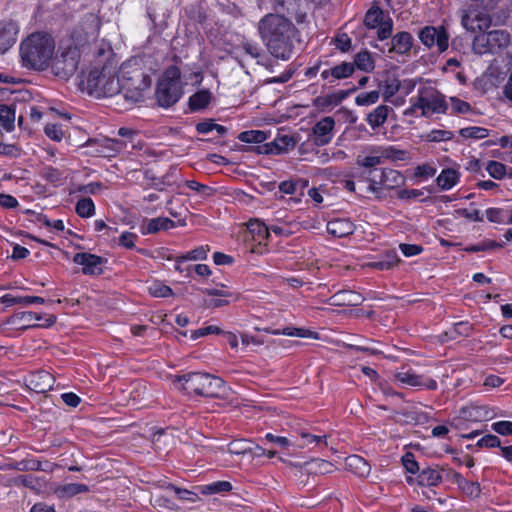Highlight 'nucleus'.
<instances>
[{"instance_id":"1","label":"nucleus","mask_w":512,"mask_h":512,"mask_svg":"<svg viewBox=\"0 0 512 512\" xmlns=\"http://www.w3.org/2000/svg\"><path fill=\"white\" fill-rule=\"evenodd\" d=\"M258 32L275 58L287 60L291 57L295 27L287 17L272 13L265 15L258 23Z\"/></svg>"},{"instance_id":"2","label":"nucleus","mask_w":512,"mask_h":512,"mask_svg":"<svg viewBox=\"0 0 512 512\" xmlns=\"http://www.w3.org/2000/svg\"><path fill=\"white\" fill-rule=\"evenodd\" d=\"M55 42L46 33H33L21 43L20 54L24 66L44 70L53 58Z\"/></svg>"},{"instance_id":"3","label":"nucleus","mask_w":512,"mask_h":512,"mask_svg":"<svg viewBox=\"0 0 512 512\" xmlns=\"http://www.w3.org/2000/svg\"><path fill=\"white\" fill-rule=\"evenodd\" d=\"M181 388L189 395L227 398L230 388L220 377L209 373H189L179 378Z\"/></svg>"},{"instance_id":"4","label":"nucleus","mask_w":512,"mask_h":512,"mask_svg":"<svg viewBox=\"0 0 512 512\" xmlns=\"http://www.w3.org/2000/svg\"><path fill=\"white\" fill-rule=\"evenodd\" d=\"M451 107L445 101V98H417L410 107L404 110V115L415 117H432L435 114H466L472 108L471 105L461 98H450Z\"/></svg>"},{"instance_id":"5","label":"nucleus","mask_w":512,"mask_h":512,"mask_svg":"<svg viewBox=\"0 0 512 512\" xmlns=\"http://www.w3.org/2000/svg\"><path fill=\"white\" fill-rule=\"evenodd\" d=\"M511 43L510 33L498 29L479 33L472 41V50L475 54H495L507 48Z\"/></svg>"},{"instance_id":"6","label":"nucleus","mask_w":512,"mask_h":512,"mask_svg":"<svg viewBox=\"0 0 512 512\" xmlns=\"http://www.w3.org/2000/svg\"><path fill=\"white\" fill-rule=\"evenodd\" d=\"M80 53L74 46H68L55 55L52 69L56 76L67 78L74 74L79 63Z\"/></svg>"},{"instance_id":"7","label":"nucleus","mask_w":512,"mask_h":512,"mask_svg":"<svg viewBox=\"0 0 512 512\" xmlns=\"http://www.w3.org/2000/svg\"><path fill=\"white\" fill-rule=\"evenodd\" d=\"M462 26L472 33H484L492 24L489 11L470 5L461 18Z\"/></svg>"},{"instance_id":"8","label":"nucleus","mask_w":512,"mask_h":512,"mask_svg":"<svg viewBox=\"0 0 512 512\" xmlns=\"http://www.w3.org/2000/svg\"><path fill=\"white\" fill-rule=\"evenodd\" d=\"M181 73L178 67L169 66L157 83V96H179L182 93Z\"/></svg>"},{"instance_id":"9","label":"nucleus","mask_w":512,"mask_h":512,"mask_svg":"<svg viewBox=\"0 0 512 512\" xmlns=\"http://www.w3.org/2000/svg\"><path fill=\"white\" fill-rule=\"evenodd\" d=\"M414 39L409 32L401 31L391 37L389 42L383 46L375 45L382 53H387L389 57L393 55L409 56L413 48Z\"/></svg>"},{"instance_id":"10","label":"nucleus","mask_w":512,"mask_h":512,"mask_svg":"<svg viewBox=\"0 0 512 512\" xmlns=\"http://www.w3.org/2000/svg\"><path fill=\"white\" fill-rule=\"evenodd\" d=\"M33 318H36V313L32 311H25V312H19L15 313L14 315L10 316L5 324L14 326L17 329L20 330H26L33 327H50L56 322V317L53 315H49L45 317V322L35 324L33 323Z\"/></svg>"},{"instance_id":"11","label":"nucleus","mask_w":512,"mask_h":512,"mask_svg":"<svg viewBox=\"0 0 512 512\" xmlns=\"http://www.w3.org/2000/svg\"><path fill=\"white\" fill-rule=\"evenodd\" d=\"M72 261L82 266V273L84 275L96 276L103 273V266L106 262L104 258L96 254L88 252L76 253Z\"/></svg>"},{"instance_id":"12","label":"nucleus","mask_w":512,"mask_h":512,"mask_svg":"<svg viewBox=\"0 0 512 512\" xmlns=\"http://www.w3.org/2000/svg\"><path fill=\"white\" fill-rule=\"evenodd\" d=\"M419 39L428 48L437 45L440 52L448 48L449 36L443 27L426 26L420 31Z\"/></svg>"},{"instance_id":"13","label":"nucleus","mask_w":512,"mask_h":512,"mask_svg":"<svg viewBox=\"0 0 512 512\" xmlns=\"http://www.w3.org/2000/svg\"><path fill=\"white\" fill-rule=\"evenodd\" d=\"M383 174V168L369 169L362 174L363 181L367 183L366 191L373 194L374 198L378 200H383L387 197Z\"/></svg>"},{"instance_id":"14","label":"nucleus","mask_w":512,"mask_h":512,"mask_svg":"<svg viewBox=\"0 0 512 512\" xmlns=\"http://www.w3.org/2000/svg\"><path fill=\"white\" fill-rule=\"evenodd\" d=\"M498 415L497 409L488 405H469L460 410V418L470 422L489 421Z\"/></svg>"},{"instance_id":"15","label":"nucleus","mask_w":512,"mask_h":512,"mask_svg":"<svg viewBox=\"0 0 512 512\" xmlns=\"http://www.w3.org/2000/svg\"><path fill=\"white\" fill-rule=\"evenodd\" d=\"M335 121L332 117H325L313 127L314 141L317 145H326L333 138Z\"/></svg>"},{"instance_id":"16","label":"nucleus","mask_w":512,"mask_h":512,"mask_svg":"<svg viewBox=\"0 0 512 512\" xmlns=\"http://www.w3.org/2000/svg\"><path fill=\"white\" fill-rule=\"evenodd\" d=\"M18 26L13 21L0 24V54L8 51L17 40Z\"/></svg>"},{"instance_id":"17","label":"nucleus","mask_w":512,"mask_h":512,"mask_svg":"<svg viewBox=\"0 0 512 512\" xmlns=\"http://www.w3.org/2000/svg\"><path fill=\"white\" fill-rule=\"evenodd\" d=\"M28 387L36 393H44L53 386L54 379L47 371H38L31 374L27 379Z\"/></svg>"},{"instance_id":"18","label":"nucleus","mask_w":512,"mask_h":512,"mask_svg":"<svg viewBox=\"0 0 512 512\" xmlns=\"http://www.w3.org/2000/svg\"><path fill=\"white\" fill-rule=\"evenodd\" d=\"M354 72V64L351 62H343L334 67L321 71V77L328 80L329 83L349 77Z\"/></svg>"},{"instance_id":"19","label":"nucleus","mask_w":512,"mask_h":512,"mask_svg":"<svg viewBox=\"0 0 512 512\" xmlns=\"http://www.w3.org/2000/svg\"><path fill=\"white\" fill-rule=\"evenodd\" d=\"M179 98H123L124 101V110H130L134 106H141L146 100H151L149 105H156L162 108H170L172 107Z\"/></svg>"},{"instance_id":"20","label":"nucleus","mask_w":512,"mask_h":512,"mask_svg":"<svg viewBox=\"0 0 512 512\" xmlns=\"http://www.w3.org/2000/svg\"><path fill=\"white\" fill-rule=\"evenodd\" d=\"M327 232L335 237H345L354 232V224L349 219H333L327 223Z\"/></svg>"},{"instance_id":"21","label":"nucleus","mask_w":512,"mask_h":512,"mask_svg":"<svg viewBox=\"0 0 512 512\" xmlns=\"http://www.w3.org/2000/svg\"><path fill=\"white\" fill-rule=\"evenodd\" d=\"M395 381L401 386L421 387L424 384L422 376L412 369L401 368L394 374Z\"/></svg>"},{"instance_id":"22","label":"nucleus","mask_w":512,"mask_h":512,"mask_svg":"<svg viewBox=\"0 0 512 512\" xmlns=\"http://www.w3.org/2000/svg\"><path fill=\"white\" fill-rule=\"evenodd\" d=\"M345 466L347 470L359 477H366L370 474V464L361 456L351 455L345 460Z\"/></svg>"},{"instance_id":"23","label":"nucleus","mask_w":512,"mask_h":512,"mask_svg":"<svg viewBox=\"0 0 512 512\" xmlns=\"http://www.w3.org/2000/svg\"><path fill=\"white\" fill-rule=\"evenodd\" d=\"M400 259L395 250H388L382 255L379 256L378 259L371 261L367 264L368 267L377 269V270H390L394 268Z\"/></svg>"},{"instance_id":"24","label":"nucleus","mask_w":512,"mask_h":512,"mask_svg":"<svg viewBox=\"0 0 512 512\" xmlns=\"http://www.w3.org/2000/svg\"><path fill=\"white\" fill-rule=\"evenodd\" d=\"M176 227V223L167 217L150 219L146 225L141 227L143 235L155 234L161 230H169Z\"/></svg>"},{"instance_id":"25","label":"nucleus","mask_w":512,"mask_h":512,"mask_svg":"<svg viewBox=\"0 0 512 512\" xmlns=\"http://www.w3.org/2000/svg\"><path fill=\"white\" fill-rule=\"evenodd\" d=\"M328 301L335 306H354L360 303L361 297L353 291L342 290L332 295Z\"/></svg>"},{"instance_id":"26","label":"nucleus","mask_w":512,"mask_h":512,"mask_svg":"<svg viewBox=\"0 0 512 512\" xmlns=\"http://www.w3.org/2000/svg\"><path fill=\"white\" fill-rule=\"evenodd\" d=\"M460 180V172L454 168H446L438 175L437 185L444 191L452 189Z\"/></svg>"},{"instance_id":"27","label":"nucleus","mask_w":512,"mask_h":512,"mask_svg":"<svg viewBox=\"0 0 512 512\" xmlns=\"http://www.w3.org/2000/svg\"><path fill=\"white\" fill-rule=\"evenodd\" d=\"M455 134L453 131L445 128H434L420 135L422 141L430 143H442L451 141Z\"/></svg>"},{"instance_id":"28","label":"nucleus","mask_w":512,"mask_h":512,"mask_svg":"<svg viewBox=\"0 0 512 512\" xmlns=\"http://www.w3.org/2000/svg\"><path fill=\"white\" fill-rule=\"evenodd\" d=\"M0 94L2 95H12V94H19L22 96L28 95L33 96L37 94L36 91L29 89L28 85L24 82H17V83H8L7 79L5 78L3 80L2 86H0Z\"/></svg>"},{"instance_id":"29","label":"nucleus","mask_w":512,"mask_h":512,"mask_svg":"<svg viewBox=\"0 0 512 512\" xmlns=\"http://www.w3.org/2000/svg\"><path fill=\"white\" fill-rule=\"evenodd\" d=\"M98 145L99 148L97 149V152L103 157H114L123 147V143L121 141L111 138H104L103 140L98 141Z\"/></svg>"},{"instance_id":"30","label":"nucleus","mask_w":512,"mask_h":512,"mask_svg":"<svg viewBox=\"0 0 512 512\" xmlns=\"http://www.w3.org/2000/svg\"><path fill=\"white\" fill-rule=\"evenodd\" d=\"M89 491V487L85 484L70 483L59 485L54 489L55 495L60 498H71L77 494Z\"/></svg>"},{"instance_id":"31","label":"nucleus","mask_w":512,"mask_h":512,"mask_svg":"<svg viewBox=\"0 0 512 512\" xmlns=\"http://www.w3.org/2000/svg\"><path fill=\"white\" fill-rule=\"evenodd\" d=\"M442 482V474L436 468L423 469L418 475V483L422 486H437Z\"/></svg>"},{"instance_id":"32","label":"nucleus","mask_w":512,"mask_h":512,"mask_svg":"<svg viewBox=\"0 0 512 512\" xmlns=\"http://www.w3.org/2000/svg\"><path fill=\"white\" fill-rule=\"evenodd\" d=\"M384 169V187L386 192L401 187L405 183V177L398 170L383 168Z\"/></svg>"},{"instance_id":"33","label":"nucleus","mask_w":512,"mask_h":512,"mask_svg":"<svg viewBox=\"0 0 512 512\" xmlns=\"http://www.w3.org/2000/svg\"><path fill=\"white\" fill-rule=\"evenodd\" d=\"M297 1L296 0H275L274 9L277 12L276 14H285L289 17L296 15V20L298 22L302 21L303 16H298L297 14Z\"/></svg>"},{"instance_id":"34","label":"nucleus","mask_w":512,"mask_h":512,"mask_svg":"<svg viewBox=\"0 0 512 512\" xmlns=\"http://www.w3.org/2000/svg\"><path fill=\"white\" fill-rule=\"evenodd\" d=\"M232 488V484L229 481H215L199 486V491L203 495H214L229 492Z\"/></svg>"},{"instance_id":"35","label":"nucleus","mask_w":512,"mask_h":512,"mask_svg":"<svg viewBox=\"0 0 512 512\" xmlns=\"http://www.w3.org/2000/svg\"><path fill=\"white\" fill-rule=\"evenodd\" d=\"M209 251L210 248L208 245H202L187 252L185 255L178 257L176 259V269L179 270V264L184 261L205 260L208 256Z\"/></svg>"},{"instance_id":"36","label":"nucleus","mask_w":512,"mask_h":512,"mask_svg":"<svg viewBox=\"0 0 512 512\" xmlns=\"http://www.w3.org/2000/svg\"><path fill=\"white\" fill-rule=\"evenodd\" d=\"M354 67L356 66L358 69L370 72L375 67V61L371 55V53L367 50H363L358 52L354 57Z\"/></svg>"},{"instance_id":"37","label":"nucleus","mask_w":512,"mask_h":512,"mask_svg":"<svg viewBox=\"0 0 512 512\" xmlns=\"http://www.w3.org/2000/svg\"><path fill=\"white\" fill-rule=\"evenodd\" d=\"M75 212L81 218L93 217L96 212L93 200L89 197L79 199L75 206Z\"/></svg>"},{"instance_id":"38","label":"nucleus","mask_w":512,"mask_h":512,"mask_svg":"<svg viewBox=\"0 0 512 512\" xmlns=\"http://www.w3.org/2000/svg\"><path fill=\"white\" fill-rule=\"evenodd\" d=\"M472 325L468 321H460L457 322L451 327L448 331L445 332V335L450 340H456L458 337H468L471 334Z\"/></svg>"},{"instance_id":"39","label":"nucleus","mask_w":512,"mask_h":512,"mask_svg":"<svg viewBox=\"0 0 512 512\" xmlns=\"http://www.w3.org/2000/svg\"><path fill=\"white\" fill-rule=\"evenodd\" d=\"M309 176L319 177L330 181H336L341 176V171L336 167L318 168L312 167L308 171Z\"/></svg>"},{"instance_id":"40","label":"nucleus","mask_w":512,"mask_h":512,"mask_svg":"<svg viewBox=\"0 0 512 512\" xmlns=\"http://www.w3.org/2000/svg\"><path fill=\"white\" fill-rule=\"evenodd\" d=\"M273 335H285L290 337L300 338H316L315 333L309 329L296 328V327H285L283 329H275L270 331Z\"/></svg>"},{"instance_id":"41","label":"nucleus","mask_w":512,"mask_h":512,"mask_svg":"<svg viewBox=\"0 0 512 512\" xmlns=\"http://www.w3.org/2000/svg\"><path fill=\"white\" fill-rule=\"evenodd\" d=\"M459 134L464 139L481 140L489 136V130L484 127L470 126L461 128Z\"/></svg>"},{"instance_id":"42","label":"nucleus","mask_w":512,"mask_h":512,"mask_svg":"<svg viewBox=\"0 0 512 512\" xmlns=\"http://www.w3.org/2000/svg\"><path fill=\"white\" fill-rule=\"evenodd\" d=\"M268 138L265 131L262 130H247L243 131L238 135V140L244 143H255L259 144L264 142Z\"/></svg>"},{"instance_id":"43","label":"nucleus","mask_w":512,"mask_h":512,"mask_svg":"<svg viewBox=\"0 0 512 512\" xmlns=\"http://www.w3.org/2000/svg\"><path fill=\"white\" fill-rule=\"evenodd\" d=\"M15 110L10 106L0 104V122L8 132L14 129Z\"/></svg>"},{"instance_id":"44","label":"nucleus","mask_w":512,"mask_h":512,"mask_svg":"<svg viewBox=\"0 0 512 512\" xmlns=\"http://www.w3.org/2000/svg\"><path fill=\"white\" fill-rule=\"evenodd\" d=\"M388 113L389 108L387 106L380 105L368 115V123L372 127H379L386 121Z\"/></svg>"},{"instance_id":"45","label":"nucleus","mask_w":512,"mask_h":512,"mask_svg":"<svg viewBox=\"0 0 512 512\" xmlns=\"http://www.w3.org/2000/svg\"><path fill=\"white\" fill-rule=\"evenodd\" d=\"M458 486L461 491L470 498H477L481 493L480 484L478 482L469 481L464 478H460Z\"/></svg>"},{"instance_id":"46","label":"nucleus","mask_w":512,"mask_h":512,"mask_svg":"<svg viewBox=\"0 0 512 512\" xmlns=\"http://www.w3.org/2000/svg\"><path fill=\"white\" fill-rule=\"evenodd\" d=\"M384 20L383 12L378 7L370 8L364 18V24L368 28H377L378 25Z\"/></svg>"},{"instance_id":"47","label":"nucleus","mask_w":512,"mask_h":512,"mask_svg":"<svg viewBox=\"0 0 512 512\" xmlns=\"http://www.w3.org/2000/svg\"><path fill=\"white\" fill-rule=\"evenodd\" d=\"M248 229L251 233L257 235L259 241L265 240L269 237V225L260 220H250L248 222Z\"/></svg>"},{"instance_id":"48","label":"nucleus","mask_w":512,"mask_h":512,"mask_svg":"<svg viewBox=\"0 0 512 512\" xmlns=\"http://www.w3.org/2000/svg\"><path fill=\"white\" fill-rule=\"evenodd\" d=\"M241 47L246 56H249L250 58L255 59L257 64H264L263 63L264 55L262 53L261 48L256 43H252L249 41H243Z\"/></svg>"},{"instance_id":"49","label":"nucleus","mask_w":512,"mask_h":512,"mask_svg":"<svg viewBox=\"0 0 512 512\" xmlns=\"http://www.w3.org/2000/svg\"><path fill=\"white\" fill-rule=\"evenodd\" d=\"M488 221L496 224H507L508 211L502 208L491 207L485 211Z\"/></svg>"},{"instance_id":"50","label":"nucleus","mask_w":512,"mask_h":512,"mask_svg":"<svg viewBox=\"0 0 512 512\" xmlns=\"http://www.w3.org/2000/svg\"><path fill=\"white\" fill-rule=\"evenodd\" d=\"M42 177L55 185L61 184L65 178L63 172L53 166L44 167Z\"/></svg>"},{"instance_id":"51","label":"nucleus","mask_w":512,"mask_h":512,"mask_svg":"<svg viewBox=\"0 0 512 512\" xmlns=\"http://www.w3.org/2000/svg\"><path fill=\"white\" fill-rule=\"evenodd\" d=\"M486 171L492 178L501 180L506 175V166L501 162L490 160L486 164Z\"/></svg>"},{"instance_id":"52","label":"nucleus","mask_w":512,"mask_h":512,"mask_svg":"<svg viewBox=\"0 0 512 512\" xmlns=\"http://www.w3.org/2000/svg\"><path fill=\"white\" fill-rule=\"evenodd\" d=\"M214 130L217 131L219 135H223L226 132V128L224 126L216 124L212 120L199 122L196 125V131L199 134H208Z\"/></svg>"},{"instance_id":"53","label":"nucleus","mask_w":512,"mask_h":512,"mask_svg":"<svg viewBox=\"0 0 512 512\" xmlns=\"http://www.w3.org/2000/svg\"><path fill=\"white\" fill-rule=\"evenodd\" d=\"M44 133L50 140L55 142H60L65 137V133L61 125L58 124H46L44 127Z\"/></svg>"},{"instance_id":"54","label":"nucleus","mask_w":512,"mask_h":512,"mask_svg":"<svg viewBox=\"0 0 512 512\" xmlns=\"http://www.w3.org/2000/svg\"><path fill=\"white\" fill-rule=\"evenodd\" d=\"M148 289L149 293L154 297L166 298L173 294L169 286L158 281L153 282Z\"/></svg>"},{"instance_id":"55","label":"nucleus","mask_w":512,"mask_h":512,"mask_svg":"<svg viewBox=\"0 0 512 512\" xmlns=\"http://www.w3.org/2000/svg\"><path fill=\"white\" fill-rule=\"evenodd\" d=\"M437 172L434 163H424L415 168L414 175L417 178L428 179L433 177Z\"/></svg>"},{"instance_id":"56","label":"nucleus","mask_w":512,"mask_h":512,"mask_svg":"<svg viewBox=\"0 0 512 512\" xmlns=\"http://www.w3.org/2000/svg\"><path fill=\"white\" fill-rule=\"evenodd\" d=\"M296 229H298V227L285 225L281 223L269 224V234L273 232L274 234L280 237H288L292 235Z\"/></svg>"},{"instance_id":"57","label":"nucleus","mask_w":512,"mask_h":512,"mask_svg":"<svg viewBox=\"0 0 512 512\" xmlns=\"http://www.w3.org/2000/svg\"><path fill=\"white\" fill-rule=\"evenodd\" d=\"M273 221H275V223L298 227V223L295 221L293 215L285 209L275 211Z\"/></svg>"},{"instance_id":"58","label":"nucleus","mask_w":512,"mask_h":512,"mask_svg":"<svg viewBox=\"0 0 512 512\" xmlns=\"http://www.w3.org/2000/svg\"><path fill=\"white\" fill-rule=\"evenodd\" d=\"M205 293L210 296H217L220 298H230L232 301L239 299V294L228 290L225 287L221 288H209L205 290Z\"/></svg>"},{"instance_id":"59","label":"nucleus","mask_w":512,"mask_h":512,"mask_svg":"<svg viewBox=\"0 0 512 512\" xmlns=\"http://www.w3.org/2000/svg\"><path fill=\"white\" fill-rule=\"evenodd\" d=\"M393 31V21L391 18L384 19L379 25H378V39L383 41L387 40L391 37Z\"/></svg>"},{"instance_id":"60","label":"nucleus","mask_w":512,"mask_h":512,"mask_svg":"<svg viewBox=\"0 0 512 512\" xmlns=\"http://www.w3.org/2000/svg\"><path fill=\"white\" fill-rule=\"evenodd\" d=\"M491 429L501 436H512V421L502 420L492 423Z\"/></svg>"},{"instance_id":"61","label":"nucleus","mask_w":512,"mask_h":512,"mask_svg":"<svg viewBox=\"0 0 512 512\" xmlns=\"http://www.w3.org/2000/svg\"><path fill=\"white\" fill-rule=\"evenodd\" d=\"M477 447L479 448H496L499 447L501 449V440L493 434L484 435L477 441Z\"/></svg>"},{"instance_id":"62","label":"nucleus","mask_w":512,"mask_h":512,"mask_svg":"<svg viewBox=\"0 0 512 512\" xmlns=\"http://www.w3.org/2000/svg\"><path fill=\"white\" fill-rule=\"evenodd\" d=\"M222 330L215 325H209L206 327H201L191 332L190 338L192 340H197L198 338L211 335V334H220Z\"/></svg>"},{"instance_id":"63","label":"nucleus","mask_w":512,"mask_h":512,"mask_svg":"<svg viewBox=\"0 0 512 512\" xmlns=\"http://www.w3.org/2000/svg\"><path fill=\"white\" fill-rule=\"evenodd\" d=\"M402 464L408 473L416 474L419 472V465L411 452H407L403 455Z\"/></svg>"},{"instance_id":"64","label":"nucleus","mask_w":512,"mask_h":512,"mask_svg":"<svg viewBox=\"0 0 512 512\" xmlns=\"http://www.w3.org/2000/svg\"><path fill=\"white\" fill-rule=\"evenodd\" d=\"M138 236L135 233L124 231L119 236V244L127 249H133Z\"/></svg>"}]
</instances>
